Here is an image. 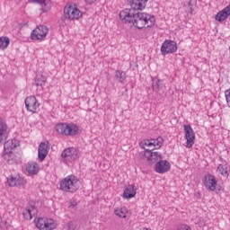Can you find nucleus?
Masks as SVG:
<instances>
[{"instance_id":"1","label":"nucleus","mask_w":230,"mask_h":230,"mask_svg":"<svg viewBox=\"0 0 230 230\" xmlns=\"http://www.w3.org/2000/svg\"><path fill=\"white\" fill-rule=\"evenodd\" d=\"M148 0H133L130 9H124L119 13V19L125 24H133L137 30L152 28L155 24V16L148 13L139 12L146 8Z\"/></svg>"},{"instance_id":"2","label":"nucleus","mask_w":230,"mask_h":230,"mask_svg":"<svg viewBox=\"0 0 230 230\" xmlns=\"http://www.w3.org/2000/svg\"><path fill=\"white\" fill-rule=\"evenodd\" d=\"M80 189V180L75 175H68L60 181V190L66 193H75Z\"/></svg>"},{"instance_id":"3","label":"nucleus","mask_w":230,"mask_h":230,"mask_svg":"<svg viewBox=\"0 0 230 230\" xmlns=\"http://www.w3.org/2000/svg\"><path fill=\"white\" fill-rule=\"evenodd\" d=\"M58 134L61 136H76L78 134V127L75 123H58L55 127Z\"/></svg>"},{"instance_id":"4","label":"nucleus","mask_w":230,"mask_h":230,"mask_svg":"<svg viewBox=\"0 0 230 230\" xmlns=\"http://www.w3.org/2000/svg\"><path fill=\"white\" fill-rule=\"evenodd\" d=\"M145 159H146L149 164H157L163 159V154L155 151V149H146V151L140 153Z\"/></svg>"},{"instance_id":"5","label":"nucleus","mask_w":230,"mask_h":230,"mask_svg":"<svg viewBox=\"0 0 230 230\" xmlns=\"http://www.w3.org/2000/svg\"><path fill=\"white\" fill-rule=\"evenodd\" d=\"M19 146V141L17 139H11L6 141L4 144V155L3 157L7 163H10V159L13 157V153L12 150L17 148Z\"/></svg>"},{"instance_id":"6","label":"nucleus","mask_w":230,"mask_h":230,"mask_svg":"<svg viewBox=\"0 0 230 230\" xmlns=\"http://www.w3.org/2000/svg\"><path fill=\"white\" fill-rule=\"evenodd\" d=\"M64 15L65 19H69V21H78L84 13L75 5H66L64 9Z\"/></svg>"},{"instance_id":"7","label":"nucleus","mask_w":230,"mask_h":230,"mask_svg":"<svg viewBox=\"0 0 230 230\" xmlns=\"http://www.w3.org/2000/svg\"><path fill=\"white\" fill-rule=\"evenodd\" d=\"M25 109L28 112L37 114L40 111V102L37 100V97L31 95L25 99Z\"/></svg>"},{"instance_id":"8","label":"nucleus","mask_w":230,"mask_h":230,"mask_svg":"<svg viewBox=\"0 0 230 230\" xmlns=\"http://www.w3.org/2000/svg\"><path fill=\"white\" fill-rule=\"evenodd\" d=\"M36 227L40 230L57 229V223L51 218L39 217L36 221Z\"/></svg>"},{"instance_id":"9","label":"nucleus","mask_w":230,"mask_h":230,"mask_svg":"<svg viewBox=\"0 0 230 230\" xmlns=\"http://www.w3.org/2000/svg\"><path fill=\"white\" fill-rule=\"evenodd\" d=\"M49 30L46 25L37 26L31 33V40H43L46 39Z\"/></svg>"},{"instance_id":"10","label":"nucleus","mask_w":230,"mask_h":230,"mask_svg":"<svg viewBox=\"0 0 230 230\" xmlns=\"http://www.w3.org/2000/svg\"><path fill=\"white\" fill-rule=\"evenodd\" d=\"M162 55H172L177 52V42L172 40H165L160 49Z\"/></svg>"},{"instance_id":"11","label":"nucleus","mask_w":230,"mask_h":230,"mask_svg":"<svg viewBox=\"0 0 230 230\" xmlns=\"http://www.w3.org/2000/svg\"><path fill=\"white\" fill-rule=\"evenodd\" d=\"M183 129L185 132L186 147L191 148L195 145V132L190 125H184Z\"/></svg>"},{"instance_id":"12","label":"nucleus","mask_w":230,"mask_h":230,"mask_svg":"<svg viewBox=\"0 0 230 230\" xmlns=\"http://www.w3.org/2000/svg\"><path fill=\"white\" fill-rule=\"evenodd\" d=\"M202 182L208 191H215L217 190V177L215 175L208 173L204 176Z\"/></svg>"},{"instance_id":"13","label":"nucleus","mask_w":230,"mask_h":230,"mask_svg":"<svg viewBox=\"0 0 230 230\" xmlns=\"http://www.w3.org/2000/svg\"><path fill=\"white\" fill-rule=\"evenodd\" d=\"M61 157H63L65 161L71 163V161L78 159V151L75 147L66 148L62 152Z\"/></svg>"},{"instance_id":"14","label":"nucleus","mask_w":230,"mask_h":230,"mask_svg":"<svg viewBox=\"0 0 230 230\" xmlns=\"http://www.w3.org/2000/svg\"><path fill=\"white\" fill-rule=\"evenodd\" d=\"M7 182L9 186L14 188V186H19L20 188H24L26 186V180L19 175L17 176H10L7 178Z\"/></svg>"},{"instance_id":"15","label":"nucleus","mask_w":230,"mask_h":230,"mask_svg":"<svg viewBox=\"0 0 230 230\" xmlns=\"http://www.w3.org/2000/svg\"><path fill=\"white\" fill-rule=\"evenodd\" d=\"M171 164L170 162L161 159L155 164V172L156 173H166L170 172Z\"/></svg>"},{"instance_id":"16","label":"nucleus","mask_w":230,"mask_h":230,"mask_svg":"<svg viewBox=\"0 0 230 230\" xmlns=\"http://www.w3.org/2000/svg\"><path fill=\"white\" fill-rule=\"evenodd\" d=\"M39 213V210L37 208L33 205H29L25 208L24 211L22 212L23 218L25 220H31L35 215Z\"/></svg>"},{"instance_id":"17","label":"nucleus","mask_w":230,"mask_h":230,"mask_svg":"<svg viewBox=\"0 0 230 230\" xmlns=\"http://www.w3.org/2000/svg\"><path fill=\"white\" fill-rule=\"evenodd\" d=\"M48 152H49V146H48V143L41 142L38 148V157L41 161H44L48 155Z\"/></svg>"},{"instance_id":"18","label":"nucleus","mask_w":230,"mask_h":230,"mask_svg":"<svg viewBox=\"0 0 230 230\" xmlns=\"http://www.w3.org/2000/svg\"><path fill=\"white\" fill-rule=\"evenodd\" d=\"M230 15V4L225 7L223 10L218 12L215 17L216 21L218 22H224L227 17Z\"/></svg>"},{"instance_id":"19","label":"nucleus","mask_w":230,"mask_h":230,"mask_svg":"<svg viewBox=\"0 0 230 230\" xmlns=\"http://www.w3.org/2000/svg\"><path fill=\"white\" fill-rule=\"evenodd\" d=\"M151 80L153 82V91L159 93V91H163V89H164V84H163V80L158 79L157 77H151Z\"/></svg>"},{"instance_id":"20","label":"nucleus","mask_w":230,"mask_h":230,"mask_svg":"<svg viewBox=\"0 0 230 230\" xmlns=\"http://www.w3.org/2000/svg\"><path fill=\"white\" fill-rule=\"evenodd\" d=\"M137 189L134 185H128L125 190L123 193L124 199H134L136 197Z\"/></svg>"},{"instance_id":"21","label":"nucleus","mask_w":230,"mask_h":230,"mask_svg":"<svg viewBox=\"0 0 230 230\" xmlns=\"http://www.w3.org/2000/svg\"><path fill=\"white\" fill-rule=\"evenodd\" d=\"M8 137V126L0 119V143Z\"/></svg>"},{"instance_id":"22","label":"nucleus","mask_w":230,"mask_h":230,"mask_svg":"<svg viewBox=\"0 0 230 230\" xmlns=\"http://www.w3.org/2000/svg\"><path fill=\"white\" fill-rule=\"evenodd\" d=\"M139 146L143 148L145 152H146V150H152V148H154V139H144L139 143Z\"/></svg>"},{"instance_id":"23","label":"nucleus","mask_w":230,"mask_h":230,"mask_svg":"<svg viewBox=\"0 0 230 230\" xmlns=\"http://www.w3.org/2000/svg\"><path fill=\"white\" fill-rule=\"evenodd\" d=\"M26 170L29 173H31V175H37V173H39V164H37V163H29Z\"/></svg>"},{"instance_id":"24","label":"nucleus","mask_w":230,"mask_h":230,"mask_svg":"<svg viewBox=\"0 0 230 230\" xmlns=\"http://www.w3.org/2000/svg\"><path fill=\"white\" fill-rule=\"evenodd\" d=\"M115 78H117L120 84H125V80H127V73L122 70H116Z\"/></svg>"},{"instance_id":"25","label":"nucleus","mask_w":230,"mask_h":230,"mask_svg":"<svg viewBox=\"0 0 230 230\" xmlns=\"http://www.w3.org/2000/svg\"><path fill=\"white\" fill-rule=\"evenodd\" d=\"M163 143H164V139H163V137H158L156 139H153L152 150H159V148L163 146Z\"/></svg>"},{"instance_id":"26","label":"nucleus","mask_w":230,"mask_h":230,"mask_svg":"<svg viewBox=\"0 0 230 230\" xmlns=\"http://www.w3.org/2000/svg\"><path fill=\"white\" fill-rule=\"evenodd\" d=\"M10 46V38L6 36L0 37V49H6Z\"/></svg>"},{"instance_id":"27","label":"nucleus","mask_w":230,"mask_h":230,"mask_svg":"<svg viewBox=\"0 0 230 230\" xmlns=\"http://www.w3.org/2000/svg\"><path fill=\"white\" fill-rule=\"evenodd\" d=\"M114 214L119 218H127V208H120L114 210Z\"/></svg>"},{"instance_id":"28","label":"nucleus","mask_w":230,"mask_h":230,"mask_svg":"<svg viewBox=\"0 0 230 230\" xmlns=\"http://www.w3.org/2000/svg\"><path fill=\"white\" fill-rule=\"evenodd\" d=\"M217 172L223 175V177H229V172H227V166L219 164L217 166Z\"/></svg>"},{"instance_id":"29","label":"nucleus","mask_w":230,"mask_h":230,"mask_svg":"<svg viewBox=\"0 0 230 230\" xmlns=\"http://www.w3.org/2000/svg\"><path fill=\"white\" fill-rule=\"evenodd\" d=\"M46 85V77L40 75L36 79V86L37 87H44Z\"/></svg>"},{"instance_id":"30","label":"nucleus","mask_w":230,"mask_h":230,"mask_svg":"<svg viewBox=\"0 0 230 230\" xmlns=\"http://www.w3.org/2000/svg\"><path fill=\"white\" fill-rule=\"evenodd\" d=\"M195 4H197V2L195 0H190L189 7L190 10V13H193V6H195Z\"/></svg>"},{"instance_id":"31","label":"nucleus","mask_w":230,"mask_h":230,"mask_svg":"<svg viewBox=\"0 0 230 230\" xmlns=\"http://www.w3.org/2000/svg\"><path fill=\"white\" fill-rule=\"evenodd\" d=\"M75 207H76V201H71L70 208H75Z\"/></svg>"},{"instance_id":"32","label":"nucleus","mask_w":230,"mask_h":230,"mask_svg":"<svg viewBox=\"0 0 230 230\" xmlns=\"http://www.w3.org/2000/svg\"><path fill=\"white\" fill-rule=\"evenodd\" d=\"M95 1L96 0H85V3H87V4H93Z\"/></svg>"},{"instance_id":"33","label":"nucleus","mask_w":230,"mask_h":230,"mask_svg":"<svg viewBox=\"0 0 230 230\" xmlns=\"http://www.w3.org/2000/svg\"><path fill=\"white\" fill-rule=\"evenodd\" d=\"M181 230H191V227H190L189 226H185Z\"/></svg>"},{"instance_id":"34","label":"nucleus","mask_w":230,"mask_h":230,"mask_svg":"<svg viewBox=\"0 0 230 230\" xmlns=\"http://www.w3.org/2000/svg\"><path fill=\"white\" fill-rule=\"evenodd\" d=\"M37 2L40 4H44L46 3V0H37Z\"/></svg>"},{"instance_id":"35","label":"nucleus","mask_w":230,"mask_h":230,"mask_svg":"<svg viewBox=\"0 0 230 230\" xmlns=\"http://www.w3.org/2000/svg\"><path fill=\"white\" fill-rule=\"evenodd\" d=\"M132 3H134V0H131V1H130V4H132Z\"/></svg>"},{"instance_id":"36","label":"nucleus","mask_w":230,"mask_h":230,"mask_svg":"<svg viewBox=\"0 0 230 230\" xmlns=\"http://www.w3.org/2000/svg\"><path fill=\"white\" fill-rule=\"evenodd\" d=\"M0 222H1V218H0Z\"/></svg>"}]
</instances>
